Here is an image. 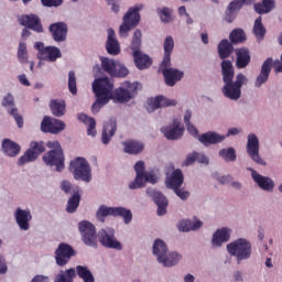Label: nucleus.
<instances>
[{"instance_id": "1", "label": "nucleus", "mask_w": 282, "mask_h": 282, "mask_svg": "<svg viewBox=\"0 0 282 282\" xmlns=\"http://www.w3.org/2000/svg\"><path fill=\"white\" fill-rule=\"evenodd\" d=\"M223 72V83L221 88L223 95L229 100H239L241 98V87L248 85L250 79L243 73H238L235 77V67H232V62L223 61L221 62Z\"/></svg>"}, {"instance_id": "2", "label": "nucleus", "mask_w": 282, "mask_h": 282, "mask_svg": "<svg viewBox=\"0 0 282 282\" xmlns=\"http://www.w3.org/2000/svg\"><path fill=\"white\" fill-rule=\"evenodd\" d=\"M93 91L97 99L91 109L93 113H98L113 98V83L109 77L97 78L93 82Z\"/></svg>"}, {"instance_id": "3", "label": "nucleus", "mask_w": 282, "mask_h": 282, "mask_svg": "<svg viewBox=\"0 0 282 282\" xmlns=\"http://www.w3.org/2000/svg\"><path fill=\"white\" fill-rule=\"evenodd\" d=\"M46 147L51 150L42 156L44 164L52 171L63 173L65 170V154H63L61 143L58 141H48Z\"/></svg>"}, {"instance_id": "4", "label": "nucleus", "mask_w": 282, "mask_h": 282, "mask_svg": "<svg viewBox=\"0 0 282 282\" xmlns=\"http://www.w3.org/2000/svg\"><path fill=\"white\" fill-rule=\"evenodd\" d=\"M226 250L229 257H232L238 264L252 259V242L246 238H238L227 243Z\"/></svg>"}, {"instance_id": "5", "label": "nucleus", "mask_w": 282, "mask_h": 282, "mask_svg": "<svg viewBox=\"0 0 282 282\" xmlns=\"http://www.w3.org/2000/svg\"><path fill=\"white\" fill-rule=\"evenodd\" d=\"M144 10V4L137 3L128 9L122 18V23L119 26V36L121 39H128L131 30H135L140 25L141 15L140 12Z\"/></svg>"}, {"instance_id": "6", "label": "nucleus", "mask_w": 282, "mask_h": 282, "mask_svg": "<svg viewBox=\"0 0 282 282\" xmlns=\"http://www.w3.org/2000/svg\"><path fill=\"white\" fill-rule=\"evenodd\" d=\"M135 177L130 182L129 188L130 191H135L138 188H144L147 183L149 184H158V175L155 172H147L144 170V161H138L134 164Z\"/></svg>"}, {"instance_id": "7", "label": "nucleus", "mask_w": 282, "mask_h": 282, "mask_svg": "<svg viewBox=\"0 0 282 282\" xmlns=\"http://www.w3.org/2000/svg\"><path fill=\"white\" fill-rule=\"evenodd\" d=\"M76 272L79 279H82L84 282H96L91 270L84 265H77L76 269L70 268L66 271H59L58 274L55 276L54 282H74V279H76Z\"/></svg>"}, {"instance_id": "8", "label": "nucleus", "mask_w": 282, "mask_h": 282, "mask_svg": "<svg viewBox=\"0 0 282 282\" xmlns=\"http://www.w3.org/2000/svg\"><path fill=\"white\" fill-rule=\"evenodd\" d=\"M70 173L73 174L74 180L77 182H84L89 184L91 182V165L85 158H76L70 161Z\"/></svg>"}, {"instance_id": "9", "label": "nucleus", "mask_w": 282, "mask_h": 282, "mask_svg": "<svg viewBox=\"0 0 282 282\" xmlns=\"http://www.w3.org/2000/svg\"><path fill=\"white\" fill-rule=\"evenodd\" d=\"M239 133H241V128H229L227 134H221L216 131H208L200 134L198 142L204 147L221 144V142H226V138H230V135H239Z\"/></svg>"}, {"instance_id": "10", "label": "nucleus", "mask_w": 282, "mask_h": 282, "mask_svg": "<svg viewBox=\"0 0 282 282\" xmlns=\"http://www.w3.org/2000/svg\"><path fill=\"white\" fill-rule=\"evenodd\" d=\"M101 68L106 74L115 78H126L129 76V68L124 66L120 61H116L109 57H100Z\"/></svg>"}, {"instance_id": "11", "label": "nucleus", "mask_w": 282, "mask_h": 282, "mask_svg": "<svg viewBox=\"0 0 282 282\" xmlns=\"http://www.w3.org/2000/svg\"><path fill=\"white\" fill-rule=\"evenodd\" d=\"M138 89H140V83L124 82L115 90L113 100L117 102H129V100L138 96Z\"/></svg>"}, {"instance_id": "12", "label": "nucleus", "mask_w": 282, "mask_h": 282, "mask_svg": "<svg viewBox=\"0 0 282 282\" xmlns=\"http://www.w3.org/2000/svg\"><path fill=\"white\" fill-rule=\"evenodd\" d=\"M36 50V57L39 61H47L48 63H56L58 58L63 57L61 48L56 46H45L43 42H35L33 45Z\"/></svg>"}, {"instance_id": "13", "label": "nucleus", "mask_w": 282, "mask_h": 282, "mask_svg": "<svg viewBox=\"0 0 282 282\" xmlns=\"http://www.w3.org/2000/svg\"><path fill=\"white\" fill-rule=\"evenodd\" d=\"M45 152V143L43 141H32L30 148L18 159V166H25L31 162H36L39 155Z\"/></svg>"}, {"instance_id": "14", "label": "nucleus", "mask_w": 282, "mask_h": 282, "mask_svg": "<svg viewBox=\"0 0 282 282\" xmlns=\"http://www.w3.org/2000/svg\"><path fill=\"white\" fill-rule=\"evenodd\" d=\"M99 243L104 248H109L110 250H122V243L116 238V229L112 227H105L98 232Z\"/></svg>"}, {"instance_id": "15", "label": "nucleus", "mask_w": 282, "mask_h": 282, "mask_svg": "<svg viewBox=\"0 0 282 282\" xmlns=\"http://www.w3.org/2000/svg\"><path fill=\"white\" fill-rule=\"evenodd\" d=\"M247 154L249 158L254 162V164H259V166H267L268 163L261 156V153H259V137L254 133H249L247 137Z\"/></svg>"}, {"instance_id": "16", "label": "nucleus", "mask_w": 282, "mask_h": 282, "mask_svg": "<svg viewBox=\"0 0 282 282\" xmlns=\"http://www.w3.org/2000/svg\"><path fill=\"white\" fill-rule=\"evenodd\" d=\"M79 232L82 235V239L85 246H89L90 248H96L97 246V234L96 227L94 224L87 220H83L78 224Z\"/></svg>"}, {"instance_id": "17", "label": "nucleus", "mask_w": 282, "mask_h": 282, "mask_svg": "<svg viewBox=\"0 0 282 282\" xmlns=\"http://www.w3.org/2000/svg\"><path fill=\"white\" fill-rule=\"evenodd\" d=\"M166 107H177V100L160 95L149 98L145 105L148 113H153L154 111H158V109Z\"/></svg>"}, {"instance_id": "18", "label": "nucleus", "mask_w": 282, "mask_h": 282, "mask_svg": "<svg viewBox=\"0 0 282 282\" xmlns=\"http://www.w3.org/2000/svg\"><path fill=\"white\" fill-rule=\"evenodd\" d=\"M247 171L251 173V180L257 184V186L264 191V193H274V180L270 176H263L257 170L248 167Z\"/></svg>"}, {"instance_id": "19", "label": "nucleus", "mask_w": 282, "mask_h": 282, "mask_svg": "<svg viewBox=\"0 0 282 282\" xmlns=\"http://www.w3.org/2000/svg\"><path fill=\"white\" fill-rule=\"evenodd\" d=\"M232 237V229L229 227L218 228L213 235L210 240V246L213 250H219L224 247V243H228Z\"/></svg>"}, {"instance_id": "20", "label": "nucleus", "mask_w": 282, "mask_h": 282, "mask_svg": "<svg viewBox=\"0 0 282 282\" xmlns=\"http://www.w3.org/2000/svg\"><path fill=\"white\" fill-rule=\"evenodd\" d=\"M13 217L20 230L23 232H28V230H30V221H32V210H30V208H15Z\"/></svg>"}, {"instance_id": "21", "label": "nucleus", "mask_w": 282, "mask_h": 282, "mask_svg": "<svg viewBox=\"0 0 282 282\" xmlns=\"http://www.w3.org/2000/svg\"><path fill=\"white\" fill-rule=\"evenodd\" d=\"M41 131H43V133L58 135V133L65 131V122L56 118L44 117L41 122Z\"/></svg>"}, {"instance_id": "22", "label": "nucleus", "mask_w": 282, "mask_h": 282, "mask_svg": "<svg viewBox=\"0 0 282 282\" xmlns=\"http://www.w3.org/2000/svg\"><path fill=\"white\" fill-rule=\"evenodd\" d=\"M76 252L74 251V248L72 246L62 242L58 245L57 249L55 250V261L56 264L63 268V265H67L69 263V259L74 257Z\"/></svg>"}, {"instance_id": "23", "label": "nucleus", "mask_w": 282, "mask_h": 282, "mask_svg": "<svg viewBox=\"0 0 282 282\" xmlns=\"http://www.w3.org/2000/svg\"><path fill=\"white\" fill-rule=\"evenodd\" d=\"M148 197H152L153 202L158 206L156 214L159 217H163L166 214V208H169V199L164 194L154 189V188H147L145 191Z\"/></svg>"}, {"instance_id": "24", "label": "nucleus", "mask_w": 282, "mask_h": 282, "mask_svg": "<svg viewBox=\"0 0 282 282\" xmlns=\"http://www.w3.org/2000/svg\"><path fill=\"white\" fill-rule=\"evenodd\" d=\"M161 133L166 140H180L184 135V126L180 119H173L172 124L161 128Z\"/></svg>"}, {"instance_id": "25", "label": "nucleus", "mask_w": 282, "mask_h": 282, "mask_svg": "<svg viewBox=\"0 0 282 282\" xmlns=\"http://www.w3.org/2000/svg\"><path fill=\"white\" fill-rule=\"evenodd\" d=\"M270 72H272V57H268L261 66L259 75L256 77L254 80V87L257 89H260V87H263L265 83H268V79L270 78Z\"/></svg>"}, {"instance_id": "26", "label": "nucleus", "mask_w": 282, "mask_h": 282, "mask_svg": "<svg viewBox=\"0 0 282 282\" xmlns=\"http://www.w3.org/2000/svg\"><path fill=\"white\" fill-rule=\"evenodd\" d=\"M121 144L123 147V153L128 155H140L147 148L142 141L133 139L126 140Z\"/></svg>"}, {"instance_id": "27", "label": "nucleus", "mask_w": 282, "mask_h": 282, "mask_svg": "<svg viewBox=\"0 0 282 282\" xmlns=\"http://www.w3.org/2000/svg\"><path fill=\"white\" fill-rule=\"evenodd\" d=\"M106 50L111 56H118V54H120V42L113 29L107 30Z\"/></svg>"}, {"instance_id": "28", "label": "nucleus", "mask_w": 282, "mask_h": 282, "mask_svg": "<svg viewBox=\"0 0 282 282\" xmlns=\"http://www.w3.org/2000/svg\"><path fill=\"white\" fill-rule=\"evenodd\" d=\"M182 184H184V174L182 173V170H174L170 175L166 176V188L175 191V188H181Z\"/></svg>"}, {"instance_id": "29", "label": "nucleus", "mask_w": 282, "mask_h": 282, "mask_svg": "<svg viewBox=\"0 0 282 282\" xmlns=\"http://www.w3.org/2000/svg\"><path fill=\"white\" fill-rule=\"evenodd\" d=\"M20 23L24 28L33 30V32H43V25H41V20L35 14L22 15L20 19Z\"/></svg>"}, {"instance_id": "30", "label": "nucleus", "mask_w": 282, "mask_h": 282, "mask_svg": "<svg viewBox=\"0 0 282 282\" xmlns=\"http://www.w3.org/2000/svg\"><path fill=\"white\" fill-rule=\"evenodd\" d=\"M1 151L7 158H17L21 153V145L10 139H3Z\"/></svg>"}, {"instance_id": "31", "label": "nucleus", "mask_w": 282, "mask_h": 282, "mask_svg": "<svg viewBox=\"0 0 282 282\" xmlns=\"http://www.w3.org/2000/svg\"><path fill=\"white\" fill-rule=\"evenodd\" d=\"M50 32L56 43H63L67 39V24L57 22L50 26Z\"/></svg>"}, {"instance_id": "32", "label": "nucleus", "mask_w": 282, "mask_h": 282, "mask_svg": "<svg viewBox=\"0 0 282 282\" xmlns=\"http://www.w3.org/2000/svg\"><path fill=\"white\" fill-rule=\"evenodd\" d=\"M162 74L165 78V84L169 87H175V84L180 83V80L184 78V72L177 68L164 69Z\"/></svg>"}, {"instance_id": "33", "label": "nucleus", "mask_w": 282, "mask_h": 282, "mask_svg": "<svg viewBox=\"0 0 282 282\" xmlns=\"http://www.w3.org/2000/svg\"><path fill=\"white\" fill-rule=\"evenodd\" d=\"M117 129H118V124L116 123V120H113V119H110L104 123V129L101 132L102 144L107 145V144H109V142H111V138H113V135H116Z\"/></svg>"}, {"instance_id": "34", "label": "nucleus", "mask_w": 282, "mask_h": 282, "mask_svg": "<svg viewBox=\"0 0 282 282\" xmlns=\"http://www.w3.org/2000/svg\"><path fill=\"white\" fill-rule=\"evenodd\" d=\"M253 10L257 14H270L276 10V0H261L253 3Z\"/></svg>"}, {"instance_id": "35", "label": "nucleus", "mask_w": 282, "mask_h": 282, "mask_svg": "<svg viewBox=\"0 0 282 282\" xmlns=\"http://www.w3.org/2000/svg\"><path fill=\"white\" fill-rule=\"evenodd\" d=\"M182 261V253L177 251H167L159 262L163 268H173Z\"/></svg>"}, {"instance_id": "36", "label": "nucleus", "mask_w": 282, "mask_h": 282, "mask_svg": "<svg viewBox=\"0 0 282 282\" xmlns=\"http://www.w3.org/2000/svg\"><path fill=\"white\" fill-rule=\"evenodd\" d=\"M167 251H169V246L166 245V242H164V240L162 239L154 240L152 246V254L153 257H155L158 263H160L161 260L164 259Z\"/></svg>"}, {"instance_id": "37", "label": "nucleus", "mask_w": 282, "mask_h": 282, "mask_svg": "<svg viewBox=\"0 0 282 282\" xmlns=\"http://www.w3.org/2000/svg\"><path fill=\"white\" fill-rule=\"evenodd\" d=\"M236 55H237V68L238 69H243L250 65V51L248 48L242 47V48H237L236 50Z\"/></svg>"}, {"instance_id": "38", "label": "nucleus", "mask_w": 282, "mask_h": 282, "mask_svg": "<svg viewBox=\"0 0 282 282\" xmlns=\"http://www.w3.org/2000/svg\"><path fill=\"white\" fill-rule=\"evenodd\" d=\"M50 109L55 118H63L65 116L67 109L64 100L53 99L50 102Z\"/></svg>"}, {"instance_id": "39", "label": "nucleus", "mask_w": 282, "mask_h": 282, "mask_svg": "<svg viewBox=\"0 0 282 282\" xmlns=\"http://www.w3.org/2000/svg\"><path fill=\"white\" fill-rule=\"evenodd\" d=\"M117 207H109L107 205H100L96 212V218L101 223L105 224V219L107 217H116Z\"/></svg>"}, {"instance_id": "40", "label": "nucleus", "mask_w": 282, "mask_h": 282, "mask_svg": "<svg viewBox=\"0 0 282 282\" xmlns=\"http://www.w3.org/2000/svg\"><path fill=\"white\" fill-rule=\"evenodd\" d=\"M253 34L256 36L257 43H261L265 39L267 30L263 25V20L261 17L257 18L253 23Z\"/></svg>"}, {"instance_id": "41", "label": "nucleus", "mask_w": 282, "mask_h": 282, "mask_svg": "<svg viewBox=\"0 0 282 282\" xmlns=\"http://www.w3.org/2000/svg\"><path fill=\"white\" fill-rule=\"evenodd\" d=\"M132 56L138 69H148V67H151V57H149L147 54L139 52L133 53Z\"/></svg>"}, {"instance_id": "42", "label": "nucleus", "mask_w": 282, "mask_h": 282, "mask_svg": "<svg viewBox=\"0 0 282 282\" xmlns=\"http://www.w3.org/2000/svg\"><path fill=\"white\" fill-rule=\"evenodd\" d=\"M218 158L223 160V162H237V150L235 148H223L218 151Z\"/></svg>"}, {"instance_id": "43", "label": "nucleus", "mask_w": 282, "mask_h": 282, "mask_svg": "<svg viewBox=\"0 0 282 282\" xmlns=\"http://www.w3.org/2000/svg\"><path fill=\"white\" fill-rule=\"evenodd\" d=\"M130 50L132 51V54H138L142 52V31L139 29L134 30L132 40L130 43Z\"/></svg>"}, {"instance_id": "44", "label": "nucleus", "mask_w": 282, "mask_h": 282, "mask_svg": "<svg viewBox=\"0 0 282 282\" xmlns=\"http://www.w3.org/2000/svg\"><path fill=\"white\" fill-rule=\"evenodd\" d=\"M78 120L80 122H84V124L88 126V129H87L88 135H91L93 138H95V135L97 133L96 132V119H94L91 117H88L85 113H79L78 115Z\"/></svg>"}, {"instance_id": "45", "label": "nucleus", "mask_w": 282, "mask_h": 282, "mask_svg": "<svg viewBox=\"0 0 282 282\" xmlns=\"http://www.w3.org/2000/svg\"><path fill=\"white\" fill-rule=\"evenodd\" d=\"M115 217H122L126 226H129L133 221V213L127 207H117Z\"/></svg>"}, {"instance_id": "46", "label": "nucleus", "mask_w": 282, "mask_h": 282, "mask_svg": "<svg viewBox=\"0 0 282 282\" xmlns=\"http://www.w3.org/2000/svg\"><path fill=\"white\" fill-rule=\"evenodd\" d=\"M218 54L220 58H228L232 54V44L228 40H223L218 44Z\"/></svg>"}, {"instance_id": "47", "label": "nucleus", "mask_w": 282, "mask_h": 282, "mask_svg": "<svg viewBox=\"0 0 282 282\" xmlns=\"http://www.w3.org/2000/svg\"><path fill=\"white\" fill-rule=\"evenodd\" d=\"M253 3H257V0H232L227 8H230L234 12L239 14L243 6H253Z\"/></svg>"}, {"instance_id": "48", "label": "nucleus", "mask_w": 282, "mask_h": 282, "mask_svg": "<svg viewBox=\"0 0 282 282\" xmlns=\"http://www.w3.org/2000/svg\"><path fill=\"white\" fill-rule=\"evenodd\" d=\"M18 61L22 65L30 63V58L28 56V44L25 42H20L18 47Z\"/></svg>"}, {"instance_id": "49", "label": "nucleus", "mask_w": 282, "mask_h": 282, "mask_svg": "<svg viewBox=\"0 0 282 282\" xmlns=\"http://www.w3.org/2000/svg\"><path fill=\"white\" fill-rule=\"evenodd\" d=\"M78 206H80V194L77 192L68 199L66 210L68 213H76Z\"/></svg>"}, {"instance_id": "50", "label": "nucleus", "mask_w": 282, "mask_h": 282, "mask_svg": "<svg viewBox=\"0 0 282 282\" xmlns=\"http://www.w3.org/2000/svg\"><path fill=\"white\" fill-rule=\"evenodd\" d=\"M229 39L231 43H243L246 41V32L241 29H236L230 33Z\"/></svg>"}, {"instance_id": "51", "label": "nucleus", "mask_w": 282, "mask_h": 282, "mask_svg": "<svg viewBox=\"0 0 282 282\" xmlns=\"http://www.w3.org/2000/svg\"><path fill=\"white\" fill-rule=\"evenodd\" d=\"M2 107H6L9 113L12 112V109H17V106L14 105V96H12V94H7L2 98Z\"/></svg>"}, {"instance_id": "52", "label": "nucleus", "mask_w": 282, "mask_h": 282, "mask_svg": "<svg viewBox=\"0 0 282 282\" xmlns=\"http://www.w3.org/2000/svg\"><path fill=\"white\" fill-rule=\"evenodd\" d=\"M173 50H175V40L171 35H167L163 40L164 54H173Z\"/></svg>"}, {"instance_id": "53", "label": "nucleus", "mask_w": 282, "mask_h": 282, "mask_svg": "<svg viewBox=\"0 0 282 282\" xmlns=\"http://www.w3.org/2000/svg\"><path fill=\"white\" fill-rule=\"evenodd\" d=\"M177 14H178L180 19H184L186 25H193L194 20H193V18H191V14L186 10V7H184V6L178 7Z\"/></svg>"}, {"instance_id": "54", "label": "nucleus", "mask_w": 282, "mask_h": 282, "mask_svg": "<svg viewBox=\"0 0 282 282\" xmlns=\"http://www.w3.org/2000/svg\"><path fill=\"white\" fill-rule=\"evenodd\" d=\"M61 189L65 192L67 195H72V193H78V187L74 186L69 181H62Z\"/></svg>"}, {"instance_id": "55", "label": "nucleus", "mask_w": 282, "mask_h": 282, "mask_svg": "<svg viewBox=\"0 0 282 282\" xmlns=\"http://www.w3.org/2000/svg\"><path fill=\"white\" fill-rule=\"evenodd\" d=\"M68 89L74 96L78 93V89L76 88V73H74V70L68 73Z\"/></svg>"}, {"instance_id": "56", "label": "nucleus", "mask_w": 282, "mask_h": 282, "mask_svg": "<svg viewBox=\"0 0 282 282\" xmlns=\"http://www.w3.org/2000/svg\"><path fill=\"white\" fill-rule=\"evenodd\" d=\"M171 14H173V9L169 7H164L161 10V15H160L162 23H171V21H173V17H171Z\"/></svg>"}, {"instance_id": "57", "label": "nucleus", "mask_w": 282, "mask_h": 282, "mask_svg": "<svg viewBox=\"0 0 282 282\" xmlns=\"http://www.w3.org/2000/svg\"><path fill=\"white\" fill-rule=\"evenodd\" d=\"M237 11H234L231 8L227 7L225 10V21L226 23H234L237 19Z\"/></svg>"}, {"instance_id": "58", "label": "nucleus", "mask_w": 282, "mask_h": 282, "mask_svg": "<svg viewBox=\"0 0 282 282\" xmlns=\"http://www.w3.org/2000/svg\"><path fill=\"white\" fill-rule=\"evenodd\" d=\"M175 195L177 197H180V199L182 202H186V199H188V197H191V192L189 191H186L184 188H180V187H176L175 189H173Z\"/></svg>"}, {"instance_id": "59", "label": "nucleus", "mask_w": 282, "mask_h": 282, "mask_svg": "<svg viewBox=\"0 0 282 282\" xmlns=\"http://www.w3.org/2000/svg\"><path fill=\"white\" fill-rule=\"evenodd\" d=\"M164 69H172L171 67V54L164 53L163 61L161 62L160 65V70L162 74L164 73Z\"/></svg>"}, {"instance_id": "60", "label": "nucleus", "mask_w": 282, "mask_h": 282, "mask_svg": "<svg viewBox=\"0 0 282 282\" xmlns=\"http://www.w3.org/2000/svg\"><path fill=\"white\" fill-rule=\"evenodd\" d=\"M63 1L64 0H41V3L44 8H61Z\"/></svg>"}, {"instance_id": "61", "label": "nucleus", "mask_w": 282, "mask_h": 282, "mask_svg": "<svg viewBox=\"0 0 282 282\" xmlns=\"http://www.w3.org/2000/svg\"><path fill=\"white\" fill-rule=\"evenodd\" d=\"M178 230L180 232H191L192 231V227H191V219L187 220H181L178 223Z\"/></svg>"}, {"instance_id": "62", "label": "nucleus", "mask_w": 282, "mask_h": 282, "mask_svg": "<svg viewBox=\"0 0 282 282\" xmlns=\"http://www.w3.org/2000/svg\"><path fill=\"white\" fill-rule=\"evenodd\" d=\"M271 67H273V72L275 74H282V53L280 55V58L278 59H272Z\"/></svg>"}, {"instance_id": "63", "label": "nucleus", "mask_w": 282, "mask_h": 282, "mask_svg": "<svg viewBox=\"0 0 282 282\" xmlns=\"http://www.w3.org/2000/svg\"><path fill=\"white\" fill-rule=\"evenodd\" d=\"M10 116H13L19 129H23V117H21V115H19V110L18 109H12L11 112H9Z\"/></svg>"}, {"instance_id": "64", "label": "nucleus", "mask_w": 282, "mask_h": 282, "mask_svg": "<svg viewBox=\"0 0 282 282\" xmlns=\"http://www.w3.org/2000/svg\"><path fill=\"white\" fill-rule=\"evenodd\" d=\"M8 270V260L3 253H0V274H6Z\"/></svg>"}]
</instances>
